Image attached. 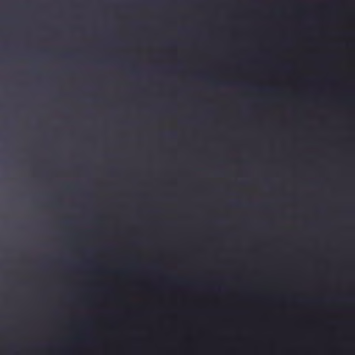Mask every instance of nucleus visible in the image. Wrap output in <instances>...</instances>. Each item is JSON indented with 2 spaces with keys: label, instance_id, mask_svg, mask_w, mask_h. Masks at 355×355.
<instances>
[{
  "label": "nucleus",
  "instance_id": "nucleus-4",
  "mask_svg": "<svg viewBox=\"0 0 355 355\" xmlns=\"http://www.w3.org/2000/svg\"><path fill=\"white\" fill-rule=\"evenodd\" d=\"M1 35L3 34V32H2V31L1 32Z\"/></svg>",
  "mask_w": 355,
  "mask_h": 355
},
{
  "label": "nucleus",
  "instance_id": "nucleus-6",
  "mask_svg": "<svg viewBox=\"0 0 355 355\" xmlns=\"http://www.w3.org/2000/svg\"><path fill=\"white\" fill-rule=\"evenodd\" d=\"M1 318L3 317V315H2V314L1 315Z\"/></svg>",
  "mask_w": 355,
  "mask_h": 355
},
{
  "label": "nucleus",
  "instance_id": "nucleus-5",
  "mask_svg": "<svg viewBox=\"0 0 355 355\" xmlns=\"http://www.w3.org/2000/svg\"><path fill=\"white\" fill-rule=\"evenodd\" d=\"M1 277H3V275H2V274L1 275Z\"/></svg>",
  "mask_w": 355,
  "mask_h": 355
},
{
  "label": "nucleus",
  "instance_id": "nucleus-1",
  "mask_svg": "<svg viewBox=\"0 0 355 355\" xmlns=\"http://www.w3.org/2000/svg\"><path fill=\"white\" fill-rule=\"evenodd\" d=\"M1 103L3 102V98H1Z\"/></svg>",
  "mask_w": 355,
  "mask_h": 355
},
{
  "label": "nucleus",
  "instance_id": "nucleus-2",
  "mask_svg": "<svg viewBox=\"0 0 355 355\" xmlns=\"http://www.w3.org/2000/svg\"><path fill=\"white\" fill-rule=\"evenodd\" d=\"M1 103L3 102V98H1Z\"/></svg>",
  "mask_w": 355,
  "mask_h": 355
},
{
  "label": "nucleus",
  "instance_id": "nucleus-3",
  "mask_svg": "<svg viewBox=\"0 0 355 355\" xmlns=\"http://www.w3.org/2000/svg\"><path fill=\"white\" fill-rule=\"evenodd\" d=\"M1 19L3 18V15H1Z\"/></svg>",
  "mask_w": 355,
  "mask_h": 355
}]
</instances>
